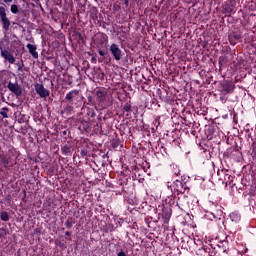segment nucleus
Listing matches in <instances>:
<instances>
[{"label":"nucleus","mask_w":256,"mask_h":256,"mask_svg":"<svg viewBox=\"0 0 256 256\" xmlns=\"http://www.w3.org/2000/svg\"><path fill=\"white\" fill-rule=\"evenodd\" d=\"M193 202V196L181 194V196L178 197L177 200V207H179V209H181L182 211L185 209H191L193 208Z\"/></svg>","instance_id":"1"},{"label":"nucleus","mask_w":256,"mask_h":256,"mask_svg":"<svg viewBox=\"0 0 256 256\" xmlns=\"http://www.w3.org/2000/svg\"><path fill=\"white\" fill-rule=\"evenodd\" d=\"M218 91L222 95H231L235 91V84L231 80H223L219 83Z\"/></svg>","instance_id":"2"},{"label":"nucleus","mask_w":256,"mask_h":256,"mask_svg":"<svg viewBox=\"0 0 256 256\" xmlns=\"http://www.w3.org/2000/svg\"><path fill=\"white\" fill-rule=\"evenodd\" d=\"M109 51L115 61H121V59H123V55H125L117 43H112L109 47Z\"/></svg>","instance_id":"3"},{"label":"nucleus","mask_w":256,"mask_h":256,"mask_svg":"<svg viewBox=\"0 0 256 256\" xmlns=\"http://www.w3.org/2000/svg\"><path fill=\"white\" fill-rule=\"evenodd\" d=\"M0 19L2 29H4V31H9V27H11V20L7 17V10L5 9V6H0Z\"/></svg>","instance_id":"4"},{"label":"nucleus","mask_w":256,"mask_h":256,"mask_svg":"<svg viewBox=\"0 0 256 256\" xmlns=\"http://www.w3.org/2000/svg\"><path fill=\"white\" fill-rule=\"evenodd\" d=\"M171 187L174 191H177V193H181V195H184L185 191H189L187 184L181 182V180H175Z\"/></svg>","instance_id":"5"},{"label":"nucleus","mask_w":256,"mask_h":256,"mask_svg":"<svg viewBox=\"0 0 256 256\" xmlns=\"http://www.w3.org/2000/svg\"><path fill=\"white\" fill-rule=\"evenodd\" d=\"M7 89L11 92L14 93L16 97H21L23 95V91L21 90V86H19V83L17 82H8L7 84Z\"/></svg>","instance_id":"6"},{"label":"nucleus","mask_w":256,"mask_h":256,"mask_svg":"<svg viewBox=\"0 0 256 256\" xmlns=\"http://www.w3.org/2000/svg\"><path fill=\"white\" fill-rule=\"evenodd\" d=\"M34 89L41 99H47V97H49V91L45 89L43 84L36 83Z\"/></svg>","instance_id":"7"},{"label":"nucleus","mask_w":256,"mask_h":256,"mask_svg":"<svg viewBox=\"0 0 256 256\" xmlns=\"http://www.w3.org/2000/svg\"><path fill=\"white\" fill-rule=\"evenodd\" d=\"M0 49H1V57H3V59L8 61V63L13 65V63H15V57L8 50H5V49L3 50V47H0Z\"/></svg>","instance_id":"8"},{"label":"nucleus","mask_w":256,"mask_h":256,"mask_svg":"<svg viewBox=\"0 0 256 256\" xmlns=\"http://www.w3.org/2000/svg\"><path fill=\"white\" fill-rule=\"evenodd\" d=\"M222 13L228 17H231V13H235V5L231 3L224 4L222 7Z\"/></svg>","instance_id":"9"},{"label":"nucleus","mask_w":256,"mask_h":256,"mask_svg":"<svg viewBox=\"0 0 256 256\" xmlns=\"http://www.w3.org/2000/svg\"><path fill=\"white\" fill-rule=\"evenodd\" d=\"M30 55L33 57V59H39V53L37 52V45H33L31 43L26 45Z\"/></svg>","instance_id":"10"},{"label":"nucleus","mask_w":256,"mask_h":256,"mask_svg":"<svg viewBox=\"0 0 256 256\" xmlns=\"http://www.w3.org/2000/svg\"><path fill=\"white\" fill-rule=\"evenodd\" d=\"M96 101H98L99 103H105V101H107V92L104 90H97Z\"/></svg>","instance_id":"11"},{"label":"nucleus","mask_w":256,"mask_h":256,"mask_svg":"<svg viewBox=\"0 0 256 256\" xmlns=\"http://www.w3.org/2000/svg\"><path fill=\"white\" fill-rule=\"evenodd\" d=\"M77 95H79V90H72L66 94L64 101H68V103L72 105L73 99H75Z\"/></svg>","instance_id":"12"},{"label":"nucleus","mask_w":256,"mask_h":256,"mask_svg":"<svg viewBox=\"0 0 256 256\" xmlns=\"http://www.w3.org/2000/svg\"><path fill=\"white\" fill-rule=\"evenodd\" d=\"M229 218L232 223H239L241 221V215H239L238 212L230 213Z\"/></svg>","instance_id":"13"},{"label":"nucleus","mask_w":256,"mask_h":256,"mask_svg":"<svg viewBox=\"0 0 256 256\" xmlns=\"http://www.w3.org/2000/svg\"><path fill=\"white\" fill-rule=\"evenodd\" d=\"M72 112H73V106H71V104H66L64 106V109L62 110V113H66V115H71Z\"/></svg>","instance_id":"14"},{"label":"nucleus","mask_w":256,"mask_h":256,"mask_svg":"<svg viewBox=\"0 0 256 256\" xmlns=\"http://www.w3.org/2000/svg\"><path fill=\"white\" fill-rule=\"evenodd\" d=\"M224 181L226 185H231L233 183V176L228 173H224Z\"/></svg>","instance_id":"15"},{"label":"nucleus","mask_w":256,"mask_h":256,"mask_svg":"<svg viewBox=\"0 0 256 256\" xmlns=\"http://www.w3.org/2000/svg\"><path fill=\"white\" fill-rule=\"evenodd\" d=\"M73 225H75V220L69 217L65 222L66 229H71Z\"/></svg>","instance_id":"16"},{"label":"nucleus","mask_w":256,"mask_h":256,"mask_svg":"<svg viewBox=\"0 0 256 256\" xmlns=\"http://www.w3.org/2000/svg\"><path fill=\"white\" fill-rule=\"evenodd\" d=\"M233 39H234L235 41H241V35H239V34H231V35L229 36V42H230V43H233Z\"/></svg>","instance_id":"17"},{"label":"nucleus","mask_w":256,"mask_h":256,"mask_svg":"<svg viewBox=\"0 0 256 256\" xmlns=\"http://www.w3.org/2000/svg\"><path fill=\"white\" fill-rule=\"evenodd\" d=\"M86 115L91 117L92 119L95 118V110L93 108L87 107L86 108Z\"/></svg>","instance_id":"18"},{"label":"nucleus","mask_w":256,"mask_h":256,"mask_svg":"<svg viewBox=\"0 0 256 256\" xmlns=\"http://www.w3.org/2000/svg\"><path fill=\"white\" fill-rule=\"evenodd\" d=\"M0 219L1 221H9V213H7V211H2L0 213Z\"/></svg>","instance_id":"19"},{"label":"nucleus","mask_w":256,"mask_h":256,"mask_svg":"<svg viewBox=\"0 0 256 256\" xmlns=\"http://www.w3.org/2000/svg\"><path fill=\"white\" fill-rule=\"evenodd\" d=\"M7 111H9L8 107H3L0 111V115L3 117V119H7L9 116L7 115Z\"/></svg>","instance_id":"20"},{"label":"nucleus","mask_w":256,"mask_h":256,"mask_svg":"<svg viewBox=\"0 0 256 256\" xmlns=\"http://www.w3.org/2000/svg\"><path fill=\"white\" fill-rule=\"evenodd\" d=\"M10 11L13 13V15H17V13H19V6L15 4L11 5Z\"/></svg>","instance_id":"21"},{"label":"nucleus","mask_w":256,"mask_h":256,"mask_svg":"<svg viewBox=\"0 0 256 256\" xmlns=\"http://www.w3.org/2000/svg\"><path fill=\"white\" fill-rule=\"evenodd\" d=\"M219 66L223 67V65H225V63H227V57L225 56H220L219 60H218Z\"/></svg>","instance_id":"22"},{"label":"nucleus","mask_w":256,"mask_h":256,"mask_svg":"<svg viewBox=\"0 0 256 256\" xmlns=\"http://www.w3.org/2000/svg\"><path fill=\"white\" fill-rule=\"evenodd\" d=\"M120 145H121V141L120 140H113L111 142L112 149H117V147H119Z\"/></svg>","instance_id":"23"},{"label":"nucleus","mask_w":256,"mask_h":256,"mask_svg":"<svg viewBox=\"0 0 256 256\" xmlns=\"http://www.w3.org/2000/svg\"><path fill=\"white\" fill-rule=\"evenodd\" d=\"M123 111H125L126 113H131V104L126 103L123 107Z\"/></svg>","instance_id":"24"},{"label":"nucleus","mask_w":256,"mask_h":256,"mask_svg":"<svg viewBox=\"0 0 256 256\" xmlns=\"http://www.w3.org/2000/svg\"><path fill=\"white\" fill-rule=\"evenodd\" d=\"M7 236V229L0 228V239H3V237Z\"/></svg>","instance_id":"25"},{"label":"nucleus","mask_w":256,"mask_h":256,"mask_svg":"<svg viewBox=\"0 0 256 256\" xmlns=\"http://www.w3.org/2000/svg\"><path fill=\"white\" fill-rule=\"evenodd\" d=\"M220 101L225 103L227 101V94L220 93Z\"/></svg>","instance_id":"26"},{"label":"nucleus","mask_w":256,"mask_h":256,"mask_svg":"<svg viewBox=\"0 0 256 256\" xmlns=\"http://www.w3.org/2000/svg\"><path fill=\"white\" fill-rule=\"evenodd\" d=\"M88 153H89V151H87V149H82V150L80 151L81 157H87Z\"/></svg>","instance_id":"27"},{"label":"nucleus","mask_w":256,"mask_h":256,"mask_svg":"<svg viewBox=\"0 0 256 256\" xmlns=\"http://www.w3.org/2000/svg\"><path fill=\"white\" fill-rule=\"evenodd\" d=\"M1 163L3 164L4 167H7V165H9V159H7V158H2V159H1Z\"/></svg>","instance_id":"28"},{"label":"nucleus","mask_w":256,"mask_h":256,"mask_svg":"<svg viewBox=\"0 0 256 256\" xmlns=\"http://www.w3.org/2000/svg\"><path fill=\"white\" fill-rule=\"evenodd\" d=\"M208 207H210V209H213L214 207H217V202L209 201L208 202Z\"/></svg>","instance_id":"29"},{"label":"nucleus","mask_w":256,"mask_h":256,"mask_svg":"<svg viewBox=\"0 0 256 256\" xmlns=\"http://www.w3.org/2000/svg\"><path fill=\"white\" fill-rule=\"evenodd\" d=\"M98 53L101 57H105V55H107V51H103L101 49L98 50Z\"/></svg>","instance_id":"30"},{"label":"nucleus","mask_w":256,"mask_h":256,"mask_svg":"<svg viewBox=\"0 0 256 256\" xmlns=\"http://www.w3.org/2000/svg\"><path fill=\"white\" fill-rule=\"evenodd\" d=\"M2 3H4V5H11L13 0H2Z\"/></svg>","instance_id":"31"},{"label":"nucleus","mask_w":256,"mask_h":256,"mask_svg":"<svg viewBox=\"0 0 256 256\" xmlns=\"http://www.w3.org/2000/svg\"><path fill=\"white\" fill-rule=\"evenodd\" d=\"M17 67H18V71H23L24 64L18 63Z\"/></svg>","instance_id":"32"},{"label":"nucleus","mask_w":256,"mask_h":256,"mask_svg":"<svg viewBox=\"0 0 256 256\" xmlns=\"http://www.w3.org/2000/svg\"><path fill=\"white\" fill-rule=\"evenodd\" d=\"M87 101L88 103H93V96L92 95L87 96Z\"/></svg>","instance_id":"33"},{"label":"nucleus","mask_w":256,"mask_h":256,"mask_svg":"<svg viewBox=\"0 0 256 256\" xmlns=\"http://www.w3.org/2000/svg\"><path fill=\"white\" fill-rule=\"evenodd\" d=\"M117 256H127V254L124 251H120Z\"/></svg>","instance_id":"34"},{"label":"nucleus","mask_w":256,"mask_h":256,"mask_svg":"<svg viewBox=\"0 0 256 256\" xmlns=\"http://www.w3.org/2000/svg\"><path fill=\"white\" fill-rule=\"evenodd\" d=\"M65 235H66V237H71V232L66 231V232H65Z\"/></svg>","instance_id":"35"},{"label":"nucleus","mask_w":256,"mask_h":256,"mask_svg":"<svg viewBox=\"0 0 256 256\" xmlns=\"http://www.w3.org/2000/svg\"><path fill=\"white\" fill-rule=\"evenodd\" d=\"M91 61L92 63H97V59H95V57H92Z\"/></svg>","instance_id":"36"},{"label":"nucleus","mask_w":256,"mask_h":256,"mask_svg":"<svg viewBox=\"0 0 256 256\" xmlns=\"http://www.w3.org/2000/svg\"><path fill=\"white\" fill-rule=\"evenodd\" d=\"M235 41H237V40L233 39L232 42H230L231 45H235V43H237V42H235Z\"/></svg>","instance_id":"37"},{"label":"nucleus","mask_w":256,"mask_h":256,"mask_svg":"<svg viewBox=\"0 0 256 256\" xmlns=\"http://www.w3.org/2000/svg\"><path fill=\"white\" fill-rule=\"evenodd\" d=\"M248 139H251V141H253V137L251 136V134H248Z\"/></svg>","instance_id":"38"},{"label":"nucleus","mask_w":256,"mask_h":256,"mask_svg":"<svg viewBox=\"0 0 256 256\" xmlns=\"http://www.w3.org/2000/svg\"><path fill=\"white\" fill-rule=\"evenodd\" d=\"M99 63H103V58L98 59Z\"/></svg>","instance_id":"39"},{"label":"nucleus","mask_w":256,"mask_h":256,"mask_svg":"<svg viewBox=\"0 0 256 256\" xmlns=\"http://www.w3.org/2000/svg\"><path fill=\"white\" fill-rule=\"evenodd\" d=\"M223 253H228V252H227V249H224V250H223Z\"/></svg>","instance_id":"40"},{"label":"nucleus","mask_w":256,"mask_h":256,"mask_svg":"<svg viewBox=\"0 0 256 256\" xmlns=\"http://www.w3.org/2000/svg\"><path fill=\"white\" fill-rule=\"evenodd\" d=\"M63 135H67V131H64V132H63Z\"/></svg>","instance_id":"41"},{"label":"nucleus","mask_w":256,"mask_h":256,"mask_svg":"<svg viewBox=\"0 0 256 256\" xmlns=\"http://www.w3.org/2000/svg\"><path fill=\"white\" fill-rule=\"evenodd\" d=\"M60 247H63V244H60Z\"/></svg>","instance_id":"42"},{"label":"nucleus","mask_w":256,"mask_h":256,"mask_svg":"<svg viewBox=\"0 0 256 256\" xmlns=\"http://www.w3.org/2000/svg\"><path fill=\"white\" fill-rule=\"evenodd\" d=\"M66 239L69 241V238H68V237H66Z\"/></svg>","instance_id":"43"}]
</instances>
